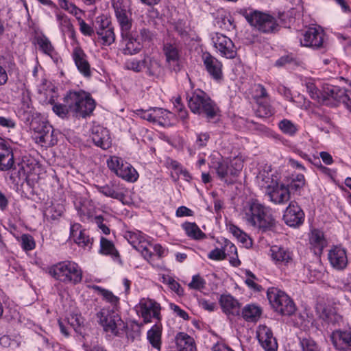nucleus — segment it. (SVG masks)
Instances as JSON below:
<instances>
[{
	"label": "nucleus",
	"instance_id": "12",
	"mask_svg": "<svg viewBox=\"0 0 351 351\" xmlns=\"http://www.w3.org/2000/svg\"><path fill=\"white\" fill-rule=\"evenodd\" d=\"M325 33L320 27H309L300 38L302 47L313 49H320L324 47Z\"/></svg>",
	"mask_w": 351,
	"mask_h": 351
},
{
	"label": "nucleus",
	"instance_id": "9",
	"mask_svg": "<svg viewBox=\"0 0 351 351\" xmlns=\"http://www.w3.org/2000/svg\"><path fill=\"white\" fill-rule=\"evenodd\" d=\"M214 168L221 180L227 184H232L241 171L243 162L239 159H235L229 165L227 162L221 160L217 162Z\"/></svg>",
	"mask_w": 351,
	"mask_h": 351
},
{
	"label": "nucleus",
	"instance_id": "59",
	"mask_svg": "<svg viewBox=\"0 0 351 351\" xmlns=\"http://www.w3.org/2000/svg\"><path fill=\"white\" fill-rule=\"evenodd\" d=\"M173 116V115L171 112L163 108L162 114H161L160 117V121L158 125L163 127H167L171 125V121Z\"/></svg>",
	"mask_w": 351,
	"mask_h": 351
},
{
	"label": "nucleus",
	"instance_id": "52",
	"mask_svg": "<svg viewBox=\"0 0 351 351\" xmlns=\"http://www.w3.org/2000/svg\"><path fill=\"white\" fill-rule=\"evenodd\" d=\"M300 351H320L317 344L312 339L304 338L300 341Z\"/></svg>",
	"mask_w": 351,
	"mask_h": 351
},
{
	"label": "nucleus",
	"instance_id": "2",
	"mask_svg": "<svg viewBox=\"0 0 351 351\" xmlns=\"http://www.w3.org/2000/svg\"><path fill=\"white\" fill-rule=\"evenodd\" d=\"M188 106L191 111L210 121L220 113L217 104L209 95L201 89L197 88L186 93Z\"/></svg>",
	"mask_w": 351,
	"mask_h": 351
},
{
	"label": "nucleus",
	"instance_id": "25",
	"mask_svg": "<svg viewBox=\"0 0 351 351\" xmlns=\"http://www.w3.org/2000/svg\"><path fill=\"white\" fill-rule=\"evenodd\" d=\"M258 339L265 351H277L278 343L269 328L261 327L258 332Z\"/></svg>",
	"mask_w": 351,
	"mask_h": 351
},
{
	"label": "nucleus",
	"instance_id": "45",
	"mask_svg": "<svg viewBox=\"0 0 351 351\" xmlns=\"http://www.w3.org/2000/svg\"><path fill=\"white\" fill-rule=\"evenodd\" d=\"M280 130L285 134L294 136L298 131V126L291 121L283 119L278 123Z\"/></svg>",
	"mask_w": 351,
	"mask_h": 351
},
{
	"label": "nucleus",
	"instance_id": "31",
	"mask_svg": "<svg viewBox=\"0 0 351 351\" xmlns=\"http://www.w3.org/2000/svg\"><path fill=\"white\" fill-rule=\"evenodd\" d=\"M99 193L106 197L122 201L125 198L123 189L115 182H110L108 184L99 186L98 188Z\"/></svg>",
	"mask_w": 351,
	"mask_h": 351
},
{
	"label": "nucleus",
	"instance_id": "58",
	"mask_svg": "<svg viewBox=\"0 0 351 351\" xmlns=\"http://www.w3.org/2000/svg\"><path fill=\"white\" fill-rule=\"evenodd\" d=\"M208 258L214 261H222L226 259V253L223 249L216 247L210 252V253L208 254Z\"/></svg>",
	"mask_w": 351,
	"mask_h": 351
},
{
	"label": "nucleus",
	"instance_id": "60",
	"mask_svg": "<svg viewBox=\"0 0 351 351\" xmlns=\"http://www.w3.org/2000/svg\"><path fill=\"white\" fill-rule=\"evenodd\" d=\"M141 43L143 42L151 41L154 37V34L149 29L143 27L139 30V36H138Z\"/></svg>",
	"mask_w": 351,
	"mask_h": 351
},
{
	"label": "nucleus",
	"instance_id": "39",
	"mask_svg": "<svg viewBox=\"0 0 351 351\" xmlns=\"http://www.w3.org/2000/svg\"><path fill=\"white\" fill-rule=\"evenodd\" d=\"M57 20L62 32L67 34L69 37L73 40L75 39V31L70 19L65 14H58L56 15Z\"/></svg>",
	"mask_w": 351,
	"mask_h": 351
},
{
	"label": "nucleus",
	"instance_id": "3",
	"mask_svg": "<svg viewBox=\"0 0 351 351\" xmlns=\"http://www.w3.org/2000/svg\"><path fill=\"white\" fill-rule=\"evenodd\" d=\"M238 13L245 19L252 27L261 33L274 34L280 29L276 18L267 12L252 8H241Z\"/></svg>",
	"mask_w": 351,
	"mask_h": 351
},
{
	"label": "nucleus",
	"instance_id": "41",
	"mask_svg": "<svg viewBox=\"0 0 351 351\" xmlns=\"http://www.w3.org/2000/svg\"><path fill=\"white\" fill-rule=\"evenodd\" d=\"M99 252L104 255L111 256L113 258L119 257V254L116 250L114 243L104 237H101L100 239Z\"/></svg>",
	"mask_w": 351,
	"mask_h": 351
},
{
	"label": "nucleus",
	"instance_id": "51",
	"mask_svg": "<svg viewBox=\"0 0 351 351\" xmlns=\"http://www.w3.org/2000/svg\"><path fill=\"white\" fill-rule=\"evenodd\" d=\"M53 112L62 119L69 117L71 110H69L68 104L63 102V104L56 103L53 106Z\"/></svg>",
	"mask_w": 351,
	"mask_h": 351
},
{
	"label": "nucleus",
	"instance_id": "33",
	"mask_svg": "<svg viewBox=\"0 0 351 351\" xmlns=\"http://www.w3.org/2000/svg\"><path fill=\"white\" fill-rule=\"evenodd\" d=\"M346 89L339 86L331 84H326L323 86L322 95L324 100L332 99L336 102H339L341 98L344 96Z\"/></svg>",
	"mask_w": 351,
	"mask_h": 351
},
{
	"label": "nucleus",
	"instance_id": "62",
	"mask_svg": "<svg viewBox=\"0 0 351 351\" xmlns=\"http://www.w3.org/2000/svg\"><path fill=\"white\" fill-rule=\"evenodd\" d=\"M170 308L176 313L178 316L182 318L184 320L189 319V314L183 309H182L179 306L175 304H170Z\"/></svg>",
	"mask_w": 351,
	"mask_h": 351
},
{
	"label": "nucleus",
	"instance_id": "23",
	"mask_svg": "<svg viewBox=\"0 0 351 351\" xmlns=\"http://www.w3.org/2000/svg\"><path fill=\"white\" fill-rule=\"evenodd\" d=\"M14 164V155L11 146L0 137V170H10Z\"/></svg>",
	"mask_w": 351,
	"mask_h": 351
},
{
	"label": "nucleus",
	"instance_id": "17",
	"mask_svg": "<svg viewBox=\"0 0 351 351\" xmlns=\"http://www.w3.org/2000/svg\"><path fill=\"white\" fill-rule=\"evenodd\" d=\"M331 267L337 271H343L348 265V250L341 245H333L328 252Z\"/></svg>",
	"mask_w": 351,
	"mask_h": 351
},
{
	"label": "nucleus",
	"instance_id": "53",
	"mask_svg": "<svg viewBox=\"0 0 351 351\" xmlns=\"http://www.w3.org/2000/svg\"><path fill=\"white\" fill-rule=\"evenodd\" d=\"M69 323L77 332H82L81 327L84 324V318L81 315H71L69 318Z\"/></svg>",
	"mask_w": 351,
	"mask_h": 351
},
{
	"label": "nucleus",
	"instance_id": "8",
	"mask_svg": "<svg viewBox=\"0 0 351 351\" xmlns=\"http://www.w3.org/2000/svg\"><path fill=\"white\" fill-rule=\"evenodd\" d=\"M108 167L118 177L134 182L137 180L138 174L136 170L123 158L112 156L107 160Z\"/></svg>",
	"mask_w": 351,
	"mask_h": 351
},
{
	"label": "nucleus",
	"instance_id": "64",
	"mask_svg": "<svg viewBox=\"0 0 351 351\" xmlns=\"http://www.w3.org/2000/svg\"><path fill=\"white\" fill-rule=\"evenodd\" d=\"M306 88L312 99H316L319 97V91L314 83H306Z\"/></svg>",
	"mask_w": 351,
	"mask_h": 351
},
{
	"label": "nucleus",
	"instance_id": "26",
	"mask_svg": "<svg viewBox=\"0 0 351 351\" xmlns=\"http://www.w3.org/2000/svg\"><path fill=\"white\" fill-rule=\"evenodd\" d=\"M163 52L168 66L175 72H178L180 70V55L178 47L167 43L163 47Z\"/></svg>",
	"mask_w": 351,
	"mask_h": 351
},
{
	"label": "nucleus",
	"instance_id": "43",
	"mask_svg": "<svg viewBox=\"0 0 351 351\" xmlns=\"http://www.w3.org/2000/svg\"><path fill=\"white\" fill-rule=\"evenodd\" d=\"M36 40L40 49L45 54L52 57L55 53V49L49 39L46 36L41 35L36 37Z\"/></svg>",
	"mask_w": 351,
	"mask_h": 351
},
{
	"label": "nucleus",
	"instance_id": "15",
	"mask_svg": "<svg viewBox=\"0 0 351 351\" xmlns=\"http://www.w3.org/2000/svg\"><path fill=\"white\" fill-rule=\"evenodd\" d=\"M139 313L143 319L145 323H149L152 319H156L158 322L161 319V306L159 303L154 300L149 298H143L141 300L139 304Z\"/></svg>",
	"mask_w": 351,
	"mask_h": 351
},
{
	"label": "nucleus",
	"instance_id": "47",
	"mask_svg": "<svg viewBox=\"0 0 351 351\" xmlns=\"http://www.w3.org/2000/svg\"><path fill=\"white\" fill-rule=\"evenodd\" d=\"M253 98L256 103H259L264 100H269V96L266 88L261 84L254 86Z\"/></svg>",
	"mask_w": 351,
	"mask_h": 351
},
{
	"label": "nucleus",
	"instance_id": "5",
	"mask_svg": "<svg viewBox=\"0 0 351 351\" xmlns=\"http://www.w3.org/2000/svg\"><path fill=\"white\" fill-rule=\"evenodd\" d=\"M267 296L275 311L283 315H291L295 313V303L285 291L270 287L267 291Z\"/></svg>",
	"mask_w": 351,
	"mask_h": 351
},
{
	"label": "nucleus",
	"instance_id": "35",
	"mask_svg": "<svg viewBox=\"0 0 351 351\" xmlns=\"http://www.w3.org/2000/svg\"><path fill=\"white\" fill-rule=\"evenodd\" d=\"M149 76H158L160 73L161 66L159 61L149 55H144L143 71Z\"/></svg>",
	"mask_w": 351,
	"mask_h": 351
},
{
	"label": "nucleus",
	"instance_id": "38",
	"mask_svg": "<svg viewBox=\"0 0 351 351\" xmlns=\"http://www.w3.org/2000/svg\"><path fill=\"white\" fill-rule=\"evenodd\" d=\"M182 228L187 237L192 239L201 240L206 237L195 222H184L182 224Z\"/></svg>",
	"mask_w": 351,
	"mask_h": 351
},
{
	"label": "nucleus",
	"instance_id": "11",
	"mask_svg": "<svg viewBox=\"0 0 351 351\" xmlns=\"http://www.w3.org/2000/svg\"><path fill=\"white\" fill-rule=\"evenodd\" d=\"M272 261L279 268L286 269L295 266L293 251L281 245H272L269 250Z\"/></svg>",
	"mask_w": 351,
	"mask_h": 351
},
{
	"label": "nucleus",
	"instance_id": "22",
	"mask_svg": "<svg viewBox=\"0 0 351 351\" xmlns=\"http://www.w3.org/2000/svg\"><path fill=\"white\" fill-rule=\"evenodd\" d=\"M202 60L207 72L215 80H220L222 77V64L210 53L205 52L202 54Z\"/></svg>",
	"mask_w": 351,
	"mask_h": 351
},
{
	"label": "nucleus",
	"instance_id": "1",
	"mask_svg": "<svg viewBox=\"0 0 351 351\" xmlns=\"http://www.w3.org/2000/svg\"><path fill=\"white\" fill-rule=\"evenodd\" d=\"M241 215L247 226L258 228L262 232L273 231L277 221L269 207L256 199H250L243 205Z\"/></svg>",
	"mask_w": 351,
	"mask_h": 351
},
{
	"label": "nucleus",
	"instance_id": "27",
	"mask_svg": "<svg viewBox=\"0 0 351 351\" xmlns=\"http://www.w3.org/2000/svg\"><path fill=\"white\" fill-rule=\"evenodd\" d=\"M82 100L81 90L78 91L69 90L63 98V102L68 104L69 110H71V113L75 117H80V103Z\"/></svg>",
	"mask_w": 351,
	"mask_h": 351
},
{
	"label": "nucleus",
	"instance_id": "14",
	"mask_svg": "<svg viewBox=\"0 0 351 351\" xmlns=\"http://www.w3.org/2000/svg\"><path fill=\"white\" fill-rule=\"evenodd\" d=\"M69 238L78 247L88 250L92 248L94 242V239L90 237L88 230L83 228L79 223L71 224Z\"/></svg>",
	"mask_w": 351,
	"mask_h": 351
},
{
	"label": "nucleus",
	"instance_id": "4",
	"mask_svg": "<svg viewBox=\"0 0 351 351\" xmlns=\"http://www.w3.org/2000/svg\"><path fill=\"white\" fill-rule=\"evenodd\" d=\"M49 274L53 278L64 283H80L82 280V271L74 261L66 260L53 265L49 268Z\"/></svg>",
	"mask_w": 351,
	"mask_h": 351
},
{
	"label": "nucleus",
	"instance_id": "49",
	"mask_svg": "<svg viewBox=\"0 0 351 351\" xmlns=\"http://www.w3.org/2000/svg\"><path fill=\"white\" fill-rule=\"evenodd\" d=\"M21 247L25 251H31L36 247L34 237L29 234H23L21 237Z\"/></svg>",
	"mask_w": 351,
	"mask_h": 351
},
{
	"label": "nucleus",
	"instance_id": "28",
	"mask_svg": "<svg viewBox=\"0 0 351 351\" xmlns=\"http://www.w3.org/2000/svg\"><path fill=\"white\" fill-rule=\"evenodd\" d=\"M267 194L270 201L275 204H283L290 199L289 189H287L283 184L276 185L274 187H268Z\"/></svg>",
	"mask_w": 351,
	"mask_h": 351
},
{
	"label": "nucleus",
	"instance_id": "63",
	"mask_svg": "<svg viewBox=\"0 0 351 351\" xmlns=\"http://www.w3.org/2000/svg\"><path fill=\"white\" fill-rule=\"evenodd\" d=\"M223 250L226 253V257L237 253V247L230 241L226 239L224 241Z\"/></svg>",
	"mask_w": 351,
	"mask_h": 351
},
{
	"label": "nucleus",
	"instance_id": "16",
	"mask_svg": "<svg viewBox=\"0 0 351 351\" xmlns=\"http://www.w3.org/2000/svg\"><path fill=\"white\" fill-rule=\"evenodd\" d=\"M212 40L220 56L228 59H233L237 56V48L230 38L222 34L215 33L212 37Z\"/></svg>",
	"mask_w": 351,
	"mask_h": 351
},
{
	"label": "nucleus",
	"instance_id": "18",
	"mask_svg": "<svg viewBox=\"0 0 351 351\" xmlns=\"http://www.w3.org/2000/svg\"><path fill=\"white\" fill-rule=\"evenodd\" d=\"M115 17L120 28V34L132 32V14L130 9L117 2L113 4Z\"/></svg>",
	"mask_w": 351,
	"mask_h": 351
},
{
	"label": "nucleus",
	"instance_id": "32",
	"mask_svg": "<svg viewBox=\"0 0 351 351\" xmlns=\"http://www.w3.org/2000/svg\"><path fill=\"white\" fill-rule=\"evenodd\" d=\"M83 100L80 103V117L85 118L90 116L95 108V101L90 93L81 90Z\"/></svg>",
	"mask_w": 351,
	"mask_h": 351
},
{
	"label": "nucleus",
	"instance_id": "55",
	"mask_svg": "<svg viewBox=\"0 0 351 351\" xmlns=\"http://www.w3.org/2000/svg\"><path fill=\"white\" fill-rule=\"evenodd\" d=\"M210 138V136L208 132L197 134V138L194 145L196 149H201L206 147Z\"/></svg>",
	"mask_w": 351,
	"mask_h": 351
},
{
	"label": "nucleus",
	"instance_id": "34",
	"mask_svg": "<svg viewBox=\"0 0 351 351\" xmlns=\"http://www.w3.org/2000/svg\"><path fill=\"white\" fill-rule=\"evenodd\" d=\"M176 344L180 351H195L196 346L193 337L185 332H179L176 336Z\"/></svg>",
	"mask_w": 351,
	"mask_h": 351
},
{
	"label": "nucleus",
	"instance_id": "7",
	"mask_svg": "<svg viewBox=\"0 0 351 351\" xmlns=\"http://www.w3.org/2000/svg\"><path fill=\"white\" fill-rule=\"evenodd\" d=\"M34 132L36 142L43 147H51L58 142V132H56L49 122L45 121H35L32 123Z\"/></svg>",
	"mask_w": 351,
	"mask_h": 351
},
{
	"label": "nucleus",
	"instance_id": "21",
	"mask_svg": "<svg viewBox=\"0 0 351 351\" xmlns=\"http://www.w3.org/2000/svg\"><path fill=\"white\" fill-rule=\"evenodd\" d=\"M72 59L78 71L85 77L92 75L90 65L88 61V56L80 47H75L71 53Z\"/></svg>",
	"mask_w": 351,
	"mask_h": 351
},
{
	"label": "nucleus",
	"instance_id": "6",
	"mask_svg": "<svg viewBox=\"0 0 351 351\" xmlns=\"http://www.w3.org/2000/svg\"><path fill=\"white\" fill-rule=\"evenodd\" d=\"M96 317L104 331L110 332L114 335H119L125 328L120 316L112 310L103 308L97 313Z\"/></svg>",
	"mask_w": 351,
	"mask_h": 351
},
{
	"label": "nucleus",
	"instance_id": "44",
	"mask_svg": "<svg viewBox=\"0 0 351 351\" xmlns=\"http://www.w3.org/2000/svg\"><path fill=\"white\" fill-rule=\"evenodd\" d=\"M269 100H264L256 103L258 108L256 109V114L260 117H269L274 114V110L269 104Z\"/></svg>",
	"mask_w": 351,
	"mask_h": 351
},
{
	"label": "nucleus",
	"instance_id": "57",
	"mask_svg": "<svg viewBox=\"0 0 351 351\" xmlns=\"http://www.w3.org/2000/svg\"><path fill=\"white\" fill-rule=\"evenodd\" d=\"M77 19L79 21L80 30L83 35L91 36L94 34V29L93 27L86 23L80 17H77Z\"/></svg>",
	"mask_w": 351,
	"mask_h": 351
},
{
	"label": "nucleus",
	"instance_id": "10",
	"mask_svg": "<svg viewBox=\"0 0 351 351\" xmlns=\"http://www.w3.org/2000/svg\"><path fill=\"white\" fill-rule=\"evenodd\" d=\"M124 237L136 250L141 253L145 259L151 262L154 254L148 247L152 245L143 232L138 230L126 231Z\"/></svg>",
	"mask_w": 351,
	"mask_h": 351
},
{
	"label": "nucleus",
	"instance_id": "20",
	"mask_svg": "<svg viewBox=\"0 0 351 351\" xmlns=\"http://www.w3.org/2000/svg\"><path fill=\"white\" fill-rule=\"evenodd\" d=\"M121 43L125 46L123 49L124 55L136 54L143 48L138 36L133 31L121 34Z\"/></svg>",
	"mask_w": 351,
	"mask_h": 351
},
{
	"label": "nucleus",
	"instance_id": "40",
	"mask_svg": "<svg viewBox=\"0 0 351 351\" xmlns=\"http://www.w3.org/2000/svg\"><path fill=\"white\" fill-rule=\"evenodd\" d=\"M92 288L102 297L104 300L110 303L114 308H117L119 304V298L114 295L111 291L97 285H94Z\"/></svg>",
	"mask_w": 351,
	"mask_h": 351
},
{
	"label": "nucleus",
	"instance_id": "61",
	"mask_svg": "<svg viewBox=\"0 0 351 351\" xmlns=\"http://www.w3.org/2000/svg\"><path fill=\"white\" fill-rule=\"evenodd\" d=\"M136 115H138L140 118L147 120V121L152 123V108L147 110L143 109H137L135 111Z\"/></svg>",
	"mask_w": 351,
	"mask_h": 351
},
{
	"label": "nucleus",
	"instance_id": "30",
	"mask_svg": "<svg viewBox=\"0 0 351 351\" xmlns=\"http://www.w3.org/2000/svg\"><path fill=\"white\" fill-rule=\"evenodd\" d=\"M337 339L341 341L342 344L351 350V328L337 330L332 332L331 336V341L333 346L337 349L344 351V348L341 347V345L338 343Z\"/></svg>",
	"mask_w": 351,
	"mask_h": 351
},
{
	"label": "nucleus",
	"instance_id": "46",
	"mask_svg": "<svg viewBox=\"0 0 351 351\" xmlns=\"http://www.w3.org/2000/svg\"><path fill=\"white\" fill-rule=\"evenodd\" d=\"M143 58L138 60L136 58H131L127 60L123 65L125 70L132 71L135 73H140L143 71Z\"/></svg>",
	"mask_w": 351,
	"mask_h": 351
},
{
	"label": "nucleus",
	"instance_id": "42",
	"mask_svg": "<svg viewBox=\"0 0 351 351\" xmlns=\"http://www.w3.org/2000/svg\"><path fill=\"white\" fill-rule=\"evenodd\" d=\"M310 243L315 249L322 252L326 245V241L324 239L323 232L318 230L312 231L310 237Z\"/></svg>",
	"mask_w": 351,
	"mask_h": 351
},
{
	"label": "nucleus",
	"instance_id": "29",
	"mask_svg": "<svg viewBox=\"0 0 351 351\" xmlns=\"http://www.w3.org/2000/svg\"><path fill=\"white\" fill-rule=\"evenodd\" d=\"M92 140L95 145L103 149H107L111 146V138L109 132L104 128H95L93 131Z\"/></svg>",
	"mask_w": 351,
	"mask_h": 351
},
{
	"label": "nucleus",
	"instance_id": "48",
	"mask_svg": "<svg viewBox=\"0 0 351 351\" xmlns=\"http://www.w3.org/2000/svg\"><path fill=\"white\" fill-rule=\"evenodd\" d=\"M305 184V178L303 174H298L295 178H293L291 182L287 185V189L291 191H300Z\"/></svg>",
	"mask_w": 351,
	"mask_h": 351
},
{
	"label": "nucleus",
	"instance_id": "56",
	"mask_svg": "<svg viewBox=\"0 0 351 351\" xmlns=\"http://www.w3.org/2000/svg\"><path fill=\"white\" fill-rule=\"evenodd\" d=\"M206 281L199 275H195L192 278L191 282L189 284L191 289L201 290L205 287Z\"/></svg>",
	"mask_w": 351,
	"mask_h": 351
},
{
	"label": "nucleus",
	"instance_id": "19",
	"mask_svg": "<svg viewBox=\"0 0 351 351\" xmlns=\"http://www.w3.org/2000/svg\"><path fill=\"white\" fill-rule=\"evenodd\" d=\"M283 219L291 227L300 226L304 220V213L297 202L292 201L286 208Z\"/></svg>",
	"mask_w": 351,
	"mask_h": 351
},
{
	"label": "nucleus",
	"instance_id": "37",
	"mask_svg": "<svg viewBox=\"0 0 351 351\" xmlns=\"http://www.w3.org/2000/svg\"><path fill=\"white\" fill-rule=\"evenodd\" d=\"M162 326L156 323L147 332V339L152 346L157 350L161 347Z\"/></svg>",
	"mask_w": 351,
	"mask_h": 351
},
{
	"label": "nucleus",
	"instance_id": "50",
	"mask_svg": "<svg viewBox=\"0 0 351 351\" xmlns=\"http://www.w3.org/2000/svg\"><path fill=\"white\" fill-rule=\"evenodd\" d=\"M60 7L75 16L78 17L77 15L81 13V10L79 9L75 4L69 2L68 0H58Z\"/></svg>",
	"mask_w": 351,
	"mask_h": 351
},
{
	"label": "nucleus",
	"instance_id": "36",
	"mask_svg": "<svg viewBox=\"0 0 351 351\" xmlns=\"http://www.w3.org/2000/svg\"><path fill=\"white\" fill-rule=\"evenodd\" d=\"M262 314L261 308L255 304H246L241 311L242 317L248 322H256Z\"/></svg>",
	"mask_w": 351,
	"mask_h": 351
},
{
	"label": "nucleus",
	"instance_id": "13",
	"mask_svg": "<svg viewBox=\"0 0 351 351\" xmlns=\"http://www.w3.org/2000/svg\"><path fill=\"white\" fill-rule=\"evenodd\" d=\"M99 23L96 28V34L98 36V40L103 45L110 46L116 40L114 28L112 25L111 21L105 16H98L96 19Z\"/></svg>",
	"mask_w": 351,
	"mask_h": 351
},
{
	"label": "nucleus",
	"instance_id": "54",
	"mask_svg": "<svg viewBox=\"0 0 351 351\" xmlns=\"http://www.w3.org/2000/svg\"><path fill=\"white\" fill-rule=\"evenodd\" d=\"M288 64H298V60L297 57L293 53H289L285 56H281L278 60L276 62V66H283Z\"/></svg>",
	"mask_w": 351,
	"mask_h": 351
},
{
	"label": "nucleus",
	"instance_id": "24",
	"mask_svg": "<svg viewBox=\"0 0 351 351\" xmlns=\"http://www.w3.org/2000/svg\"><path fill=\"white\" fill-rule=\"evenodd\" d=\"M222 311L227 315L233 317L240 315L241 304L230 294H223L219 300Z\"/></svg>",
	"mask_w": 351,
	"mask_h": 351
}]
</instances>
